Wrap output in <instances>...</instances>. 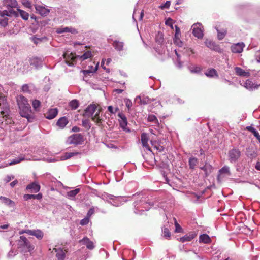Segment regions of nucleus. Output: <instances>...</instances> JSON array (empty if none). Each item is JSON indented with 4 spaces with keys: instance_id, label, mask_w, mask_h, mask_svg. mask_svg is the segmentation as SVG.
Masks as SVG:
<instances>
[{
    "instance_id": "obj_1",
    "label": "nucleus",
    "mask_w": 260,
    "mask_h": 260,
    "mask_svg": "<svg viewBox=\"0 0 260 260\" xmlns=\"http://www.w3.org/2000/svg\"><path fill=\"white\" fill-rule=\"evenodd\" d=\"M134 197H136V195H134ZM137 196H139L140 200L136 201L134 203L135 206L134 212L136 214H141L140 212L144 211L145 210H148L150 209V206L153 205L151 202H148V199L147 197L142 196V194H138Z\"/></svg>"
},
{
    "instance_id": "obj_2",
    "label": "nucleus",
    "mask_w": 260,
    "mask_h": 260,
    "mask_svg": "<svg viewBox=\"0 0 260 260\" xmlns=\"http://www.w3.org/2000/svg\"><path fill=\"white\" fill-rule=\"evenodd\" d=\"M3 4L7 9L0 11L1 16H18V12L13 9V8H15L17 6L16 0H3Z\"/></svg>"
},
{
    "instance_id": "obj_3",
    "label": "nucleus",
    "mask_w": 260,
    "mask_h": 260,
    "mask_svg": "<svg viewBox=\"0 0 260 260\" xmlns=\"http://www.w3.org/2000/svg\"><path fill=\"white\" fill-rule=\"evenodd\" d=\"M18 248L21 252L31 253L34 249V246L29 241V240L24 236H21L18 240Z\"/></svg>"
},
{
    "instance_id": "obj_4",
    "label": "nucleus",
    "mask_w": 260,
    "mask_h": 260,
    "mask_svg": "<svg viewBox=\"0 0 260 260\" xmlns=\"http://www.w3.org/2000/svg\"><path fill=\"white\" fill-rule=\"evenodd\" d=\"M84 142V138L81 134H73L68 138L67 142L69 144L78 145Z\"/></svg>"
},
{
    "instance_id": "obj_5",
    "label": "nucleus",
    "mask_w": 260,
    "mask_h": 260,
    "mask_svg": "<svg viewBox=\"0 0 260 260\" xmlns=\"http://www.w3.org/2000/svg\"><path fill=\"white\" fill-rule=\"evenodd\" d=\"M103 199L108 202L110 203L113 206H118L119 205V199L120 198L118 197H115L113 195L105 193L102 195Z\"/></svg>"
},
{
    "instance_id": "obj_6",
    "label": "nucleus",
    "mask_w": 260,
    "mask_h": 260,
    "mask_svg": "<svg viewBox=\"0 0 260 260\" xmlns=\"http://www.w3.org/2000/svg\"><path fill=\"white\" fill-rule=\"evenodd\" d=\"M192 34L199 39H201L204 36L203 30L200 23L194 24L192 26Z\"/></svg>"
},
{
    "instance_id": "obj_7",
    "label": "nucleus",
    "mask_w": 260,
    "mask_h": 260,
    "mask_svg": "<svg viewBox=\"0 0 260 260\" xmlns=\"http://www.w3.org/2000/svg\"><path fill=\"white\" fill-rule=\"evenodd\" d=\"M240 156V151L238 149H233L229 152V157L231 162H236Z\"/></svg>"
},
{
    "instance_id": "obj_8",
    "label": "nucleus",
    "mask_w": 260,
    "mask_h": 260,
    "mask_svg": "<svg viewBox=\"0 0 260 260\" xmlns=\"http://www.w3.org/2000/svg\"><path fill=\"white\" fill-rule=\"evenodd\" d=\"M20 114L22 117L26 118L28 120L30 118L31 109L30 105L23 107V108H19Z\"/></svg>"
},
{
    "instance_id": "obj_9",
    "label": "nucleus",
    "mask_w": 260,
    "mask_h": 260,
    "mask_svg": "<svg viewBox=\"0 0 260 260\" xmlns=\"http://www.w3.org/2000/svg\"><path fill=\"white\" fill-rule=\"evenodd\" d=\"M205 44L208 48L212 50H214L218 52H222V50L219 46L211 40H206L205 42Z\"/></svg>"
},
{
    "instance_id": "obj_10",
    "label": "nucleus",
    "mask_w": 260,
    "mask_h": 260,
    "mask_svg": "<svg viewBox=\"0 0 260 260\" xmlns=\"http://www.w3.org/2000/svg\"><path fill=\"white\" fill-rule=\"evenodd\" d=\"M36 13L39 14L42 16H47L50 12V10L46 8L45 6L41 5H36L35 6Z\"/></svg>"
},
{
    "instance_id": "obj_11",
    "label": "nucleus",
    "mask_w": 260,
    "mask_h": 260,
    "mask_svg": "<svg viewBox=\"0 0 260 260\" xmlns=\"http://www.w3.org/2000/svg\"><path fill=\"white\" fill-rule=\"evenodd\" d=\"M97 109V106L94 104L89 105L85 110L84 116L91 117Z\"/></svg>"
},
{
    "instance_id": "obj_12",
    "label": "nucleus",
    "mask_w": 260,
    "mask_h": 260,
    "mask_svg": "<svg viewBox=\"0 0 260 260\" xmlns=\"http://www.w3.org/2000/svg\"><path fill=\"white\" fill-rule=\"evenodd\" d=\"M244 46L245 45L243 42L235 44L231 46V51L235 53H241L243 51Z\"/></svg>"
},
{
    "instance_id": "obj_13",
    "label": "nucleus",
    "mask_w": 260,
    "mask_h": 260,
    "mask_svg": "<svg viewBox=\"0 0 260 260\" xmlns=\"http://www.w3.org/2000/svg\"><path fill=\"white\" fill-rule=\"evenodd\" d=\"M118 116L120 118L119 124L120 127L124 130L126 131V126L127 125V119L125 115L122 113H119Z\"/></svg>"
},
{
    "instance_id": "obj_14",
    "label": "nucleus",
    "mask_w": 260,
    "mask_h": 260,
    "mask_svg": "<svg viewBox=\"0 0 260 260\" xmlns=\"http://www.w3.org/2000/svg\"><path fill=\"white\" fill-rule=\"evenodd\" d=\"M79 243L85 245L87 248L90 250H92L94 248V245L91 241L87 237H84L82 239L79 241Z\"/></svg>"
},
{
    "instance_id": "obj_15",
    "label": "nucleus",
    "mask_w": 260,
    "mask_h": 260,
    "mask_svg": "<svg viewBox=\"0 0 260 260\" xmlns=\"http://www.w3.org/2000/svg\"><path fill=\"white\" fill-rule=\"evenodd\" d=\"M141 139L143 146L145 147L147 150H150V148L148 144L149 137L148 134L145 133H142L141 136Z\"/></svg>"
},
{
    "instance_id": "obj_16",
    "label": "nucleus",
    "mask_w": 260,
    "mask_h": 260,
    "mask_svg": "<svg viewBox=\"0 0 260 260\" xmlns=\"http://www.w3.org/2000/svg\"><path fill=\"white\" fill-rule=\"evenodd\" d=\"M101 111V108H100L98 112L91 116V119L93 121L96 123V124L98 126H100L102 123V119L100 116V112Z\"/></svg>"
},
{
    "instance_id": "obj_17",
    "label": "nucleus",
    "mask_w": 260,
    "mask_h": 260,
    "mask_svg": "<svg viewBox=\"0 0 260 260\" xmlns=\"http://www.w3.org/2000/svg\"><path fill=\"white\" fill-rule=\"evenodd\" d=\"M56 31L58 34L70 32L73 34H76L78 33V31L76 29L68 27L58 28L57 29Z\"/></svg>"
},
{
    "instance_id": "obj_18",
    "label": "nucleus",
    "mask_w": 260,
    "mask_h": 260,
    "mask_svg": "<svg viewBox=\"0 0 260 260\" xmlns=\"http://www.w3.org/2000/svg\"><path fill=\"white\" fill-rule=\"evenodd\" d=\"M17 102L19 108H23V107L30 105L28 103L27 99L23 95L19 96L17 98Z\"/></svg>"
},
{
    "instance_id": "obj_19",
    "label": "nucleus",
    "mask_w": 260,
    "mask_h": 260,
    "mask_svg": "<svg viewBox=\"0 0 260 260\" xmlns=\"http://www.w3.org/2000/svg\"><path fill=\"white\" fill-rule=\"evenodd\" d=\"M26 189L30 190L31 192L37 193L40 189V186L36 182H32L26 186Z\"/></svg>"
},
{
    "instance_id": "obj_20",
    "label": "nucleus",
    "mask_w": 260,
    "mask_h": 260,
    "mask_svg": "<svg viewBox=\"0 0 260 260\" xmlns=\"http://www.w3.org/2000/svg\"><path fill=\"white\" fill-rule=\"evenodd\" d=\"M58 110L57 108L49 109L45 114L46 118L48 119H52L57 115Z\"/></svg>"
},
{
    "instance_id": "obj_21",
    "label": "nucleus",
    "mask_w": 260,
    "mask_h": 260,
    "mask_svg": "<svg viewBox=\"0 0 260 260\" xmlns=\"http://www.w3.org/2000/svg\"><path fill=\"white\" fill-rule=\"evenodd\" d=\"M53 251L56 252V257L58 260H64L66 253L61 248H54Z\"/></svg>"
},
{
    "instance_id": "obj_22",
    "label": "nucleus",
    "mask_w": 260,
    "mask_h": 260,
    "mask_svg": "<svg viewBox=\"0 0 260 260\" xmlns=\"http://www.w3.org/2000/svg\"><path fill=\"white\" fill-rule=\"evenodd\" d=\"M147 120L149 122H153L154 124L153 125L157 131L159 130V123L156 117L154 115H149L148 116Z\"/></svg>"
},
{
    "instance_id": "obj_23",
    "label": "nucleus",
    "mask_w": 260,
    "mask_h": 260,
    "mask_svg": "<svg viewBox=\"0 0 260 260\" xmlns=\"http://www.w3.org/2000/svg\"><path fill=\"white\" fill-rule=\"evenodd\" d=\"M138 99H139L140 101V104L143 105H146L150 103L152 101H153V99H151L148 96L141 95L137 96L135 100L137 101Z\"/></svg>"
},
{
    "instance_id": "obj_24",
    "label": "nucleus",
    "mask_w": 260,
    "mask_h": 260,
    "mask_svg": "<svg viewBox=\"0 0 260 260\" xmlns=\"http://www.w3.org/2000/svg\"><path fill=\"white\" fill-rule=\"evenodd\" d=\"M235 73L237 75L243 77H249L250 76V73L249 72H246L242 68L236 67L234 69Z\"/></svg>"
},
{
    "instance_id": "obj_25",
    "label": "nucleus",
    "mask_w": 260,
    "mask_h": 260,
    "mask_svg": "<svg viewBox=\"0 0 260 260\" xmlns=\"http://www.w3.org/2000/svg\"><path fill=\"white\" fill-rule=\"evenodd\" d=\"M43 59L42 58L35 57L31 59V64L38 68L42 66Z\"/></svg>"
},
{
    "instance_id": "obj_26",
    "label": "nucleus",
    "mask_w": 260,
    "mask_h": 260,
    "mask_svg": "<svg viewBox=\"0 0 260 260\" xmlns=\"http://www.w3.org/2000/svg\"><path fill=\"white\" fill-rule=\"evenodd\" d=\"M199 242L205 244H209L211 242V239L207 234H203L199 236Z\"/></svg>"
},
{
    "instance_id": "obj_27",
    "label": "nucleus",
    "mask_w": 260,
    "mask_h": 260,
    "mask_svg": "<svg viewBox=\"0 0 260 260\" xmlns=\"http://www.w3.org/2000/svg\"><path fill=\"white\" fill-rule=\"evenodd\" d=\"M196 234L194 233H189V234H187L184 236L180 238L179 241L182 242H189L191 241L196 236Z\"/></svg>"
},
{
    "instance_id": "obj_28",
    "label": "nucleus",
    "mask_w": 260,
    "mask_h": 260,
    "mask_svg": "<svg viewBox=\"0 0 260 260\" xmlns=\"http://www.w3.org/2000/svg\"><path fill=\"white\" fill-rule=\"evenodd\" d=\"M227 174L229 175H231L230 168L227 166H224L221 169L219 170V174L217 177V180L219 181H221V174Z\"/></svg>"
},
{
    "instance_id": "obj_29",
    "label": "nucleus",
    "mask_w": 260,
    "mask_h": 260,
    "mask_svg": "<svg viewBox=\"0 0 260 260\" xmlns=\"http://www.w3.org/2000/svg\"><path fill=\"white\" fill-rule=\"evenodd\" d=\"M199 162V160L198 158L194 157H190L189 158L188 160V165L189 166V168L191 170H194L197 166V164Z\"/></svg>"
},
{
    "instance_id": "obj_30",
    "label": "nucleus",
    "mask_w": 260,
    "mask_h": 260,
    "mask_svg": "<svg viewBox=\"0 0 260 260\" xmlns=\"http://www.w3.org/2000/svg\"><path fill=\"white\" fill-rule=\"evenodd\" d=\"M243 86L247 89L253 90L257 88L259 85H254L253 82L250 80H247L244 83Z\"/></svg>"
},
{
    "instance_id": "obj_31",
    "label": "nucleus",
    "mask_w": 260,
    "mask_h": 260,
    "mask_svg": "<svg viewBox=\"0 0 260 260\" xmlns=\"http://www.w3.org/2000/svg\"><path fill=\"white\" fill-rule=\"evenodd\" d=\"M68 120L66 117H62L58 119L57 122V125L61 128H64L68 123Z\"/></svg>"
},
{
    "instance_id": "obj_32",
    "label": "nucleus",
    "mask_w": 260,
    "mask_h": 260,
    "mask_svg": "<svg viewBox=\"0 0 260 260\" xmlns=\"http://www.w3.org/2000/svg\"><path fill=\"white\" fill-rule=\"evenodd\" d=\"M154 49L159 55L166 54V48L163 45H157L154 47Z\"/></svg>"
},
{
    "instance_id": "obj_33",
    "label": "nucleus",
    "mask_w": 260,
    "mask_h": 260,
    "mask_svg": "<svg viewBox=\"0 0 260 260\" xmlns=\"http://www.w3.org/2000/svg\"><path fill=\"white\" fill-rule=\"evenodd\" d=\"M0 201L1 203L7 206H12L14 204L12 200L5 197L0 196Z\"/></svg>"
},
{
    "instance_id": "obj_34",
    "label": "nucleus",
    "mask_w": 260,
    "mask_h": 260,
    "mask_svg": "<svg viewBox=\"0 0 260 260\" xmlns=\"http://www.w3.org/2000/svg\"><path fill=\"white\" fill-rule=\"evenodd\" d=\"M200 169L205 172L206 176H207L212 171V166L207 164H206L203 167H200Z\"/></svg>"
},
{
    "instance_id": "obj_35",
    "label": "nucleus",
    "mask_w": 260,
    "mask_h": 260,
    "mask_svg": "<svg viewBox=\"0 0 260 260\" xmlns=\"http://www.w3.org/2000/svg\"><path fill=\"white\" fill-rule=\"evenodd\" d=\"M17 11L16 12H18V16L20 15L21 17L25 20H27L28 19L29 15L27 12L22 10H21L19 8H17Z\"/></svg>"
},
{
    "instance_id": "obj_36",
    "label": "nucleus",
    "mask_w": 260,
    "mask_h": 260,
    "mask_svg": "<svg viewBox=\"0 0 260 260\" xmlns=\"http://www.w3.org/2000/svg\"><path fill=\"white\" fill-rule=\"evenodd\" d=\"M124 43L123 42L114 41L113 43V46L115 49L118 51H122L123 50Z\"/></svg>"
},
{
    "instance_id": "obj_37",
    "label": "nucleus",
    "mask_w": 260,
    "mask_h": 260,
    "mask_svg": "<svg viewBox=\"0 0 260 260\" xmlns=\"http://www.w3.org/2000/svg\"><path fill=\"white\" fill-rule=\"evenodd\" d=\"M205 75L207 77H211V78L214 77H218V73H217L216 70L214 69H211L208 70L205 73Z\"/></svg>"
},
{
    "instance_id": "obj_38",
    "label": "nucleus",
    "mask_w": 260,
    "mask_h": 260,
    "mask_svg": "<svg viewBox=\"0 0 260 260\" xmlns=\"http://www.w3.org/2000/svg\"><path fill=\"white\" fill-rule=\"evenodd\" d=\"M78 154V153L77 152H66L63 156H61V159L63 160H67L74 156L77 155Z\"/></svg>"
},
{
    "instance_id": "obj_39",
    "label": "nucleus",
    "mask_w": 260,
    "mask_h": 260,
    "mask_svg": "<svg viewBox=\"0 0 260 260\" xmlns=\"http://www.w3.org/2000/svg\"><path fill=\"white\" fill-rule=\"evenodd\" d=\"M24 160H25L24 157L22 155H21L19 156L18 158H16L12 160L11 162L9 163V165L12 166L15 164H17Z\"/></svg>"
},
{
    "instance_id": "obj_40",
    "label": "nucleus",
    "mask_w": 260,
    "mask_h": 260,
    "mask_svg": "<svg viewBox=\"0 0 260 260\" xmlns=\"http://www.w3.org/2000/svg\"><path fill=\"white\" fill-rule=\"evenodd\" d=\"M43 235V233L40 230H34L32 236H35L37 239H41Z\"/></svg>"
},
{
    "instance_id": "obj_41",
    "label": "nucleus",
    "mask_w": 260,
    "mask_h": 260,
    "mask_svg": "<svg viewBox=\"0 0 260 260\" xmlns=\"http://www.w3.org/2000/svg\"><path fill=\"white\" fill-rule=\"evenodd\" d=\"M80 191L79 188H77L74 190H71L67 193L69 197L74 198Z\"/></svg>"
},
{
    "instance_id": "obj_42",
    "label": "nucleus",
    "mask_w": 260,
    "mask_h": 260,
    "mask_svg": "<svg viewBox=\"0 0 260 260\" xmlns=\"http://www.w3.org/2000/svg\"><path fill=\"white\" fill-rule=\"evenodd\" d=\"M217 31L218 32V38L219 40H222L226 34V30L223 29L222 30H219L217 28Z\"/></svg>"
},
{
    "instance_id": "obj_43",
    "label": "nucleus",
    "mask_w": 260,
    "mask_h": 260,
    "mask_svg": "<svg viewBox=\"0 0 260 260\" xmlns=\"http://www.w3.org/2000/svg\"><path fill=\"white\" fill-rule=\"evenodd\" d=\"M72 109H76L79 107V102L77 100H73L69 103Z\"/></svg>"
},
{
    "instance_id": "obj_44",
    "label": "nucleus",
    "mask_w": 260,
    "mask_h": 260,
    "mask_svg": "<svg viewBox=\"0 0 260 260\" xmlns=\"http://www.w3.org/2000/svg\"><path fill=\"white\" fill-rule=\"evenodd\" d=\"M82 125L84 126L85 128L89 129L91 127L90 123L89 122V120L88 119H84L82 121Z\"/></svg>"
},
{
    "instance_id": "obj_45",
    "label": "nucleus",
    "mask_w": 260,
    "mask_h": 260,
    "mask_svg": "<svg viewBox=\"0 0 260 260\" xmlns=\"http://www.w3.org/2000/svg\"><path fill=\"white\" fill-rule=\"evenodd\" d=\"M174 43L178 46H181L182 42L180 39V36H174L173 39Z\"/></svg>"
},
{
    "instance_id": "obj_46",
    "label": "nucleus",
    "mask_w": 260,
    "mask_h": 260,
    "mask_svg": "<svg viewBox=\"0 0 260 260\" xmlns=\"http://www.w3.org/2000/svg\"><path fill=\"white\" fill-rule=\"evenodd\" d=\"M91 56V52L90 51H87L80 56V58L82 60H85L86 59L90 58Z\"/></svg>"
},
{
    "instance_id": "obj_47",
    "label": "nucleus",
    "mask_w": 260,
    "mask_h": 260,
    "mask_svg": "<svg viewBox=\"0 0 260 260\" xmlns=\"http://www.w3.org/2000/svg\"><path fill=\"white\" fill-rule=\"evenodd\" d=\"M162 233H163V236L167 238V239H168L170 238V232H169V230H168V228H164L163 229H162Z\"/></svg>"
},
{
    "instance_id": "obj_48",
    "label": "nucleus",
    "mask_w": 260,
    "mask_h": 260,
    "mask_svg": "<svg viewBox=\"0 0 260 260\" xmlns=\"http://www.w3.org/2000/svg\"><path fill=\"white\" fill-rule=\"evenodd\" d=\"M32 105L34 110L38 111V108L40 106V102L39 100H35L33 101Z\"/></svg>"
},
{
    "instance_id": "obj_49",
    "label": "nucleus",
    "mask_w": 260,
    "mask_h": 260,
    "mask_svg": "<svg viewBox=\"0 0 260 260\" xmlns=\"http://www.w3.org/2000/svg\"><path fill=\"white\" fill-rule=\"evenodd\" d=\"M22 3L26 8L31 9L32 7L31 3L29 0H22Z\"/></svg>"
},
{
    "instance_id": "obj_50",
    "label": "nucleus",
    "mask_w": 260,
    "mask_h": 260,
    "mask_svg": "<svg viewBox=\"0 0 260 260\" xmlns=\"http://www.w3.org/2000/svg\"><path fill=\"white\" fill-rule=\"evenodd\" d=\"M119 110L118 108H114L112 106L108 107V110L111 114H115Z\"/></svg>"
},
{
    "instance_id": "obj_51",
    "label": "nucleus",
    "mask_w": 260,
    "mask_h": 260,
    "mask_svg": "<svg viewBox=\"0 0 260 260\" xmlns=\"http://www.w3.org/2000/svg\"><path fill=\"white\" fill-rule=\"evenodd\" d=\"M124 103L128 110H129L131 107L132 106V101L129 99L126 98L124 99Z\"/></svg>"
},
{
    "instance_id": "obj_52",
    "label": "nucleus",
    "mask_w": 260,
    "mask_h": 260,
    "mask_svg": "<svg viewBox=\"0 0 260 260\" xmlns=\"http://www.w3.org/2000/svg\"><path fill=\"white\" fill-rule=\"evenodd\" d=\"M164 40V38L162 37V34H158V36L156 38V41L158 43V45H162L161 43H162Z\"/></svg>"
},
{
    "instance_id": "obj_53",
    "label": "nucleus",
    "mask_w": 260,
    "mask_h": 260,
    "mask_svg": "<svg viewBox=\"0 0 260 260\" xmlns=\"http://www.w3.org/2000/svg\"><path fill=\"white\" fill-rule=\"evenodd\" d=\"M22 90L24 92L30 93L29 87L28 84H24L22 86Z\"/></svg>"
},
{
    "instance_id": "obj_54",
    "label": "nucleus",
    "mask_w": 260,
    "mask_h": 260,
    "mask_svg": "<svg viewBox=\"0 0 260 260\" xmlns=\"http://www.w3.org/2000/svg\"><path fill=\"white\" fill-rule=\"evenodd\" d=\"M191 73H198L201 72V69L199 67H194L190 69Z\"/></svg>"
},
{
    "instance_id": "obj_55",
    "label": "nucleus",
    "mask_w": 260,
    "mask_h": 260,
    "mask_svg": "<svg viewBox=\"0 0 260 260\" xmlns=\"http://www.w3.org/2000/svg\"><path fill=\"white\" fill-rule=\"evenodd\" d=\"M17 253V252L16 250H15L14 249H11L8 254V256L9 257H12L15 255H16Z\"/></svg>"
},
{
    "instance_id": "obj_56",
    "label": "nucleus",
    "mask_w": 260,
    "mask_h": 260,
    "mask_svg": "<svg viewBox=\"0 0 260 260\" xmlns=\"http://www.w3.org/2000/svg\"><path fill=\"white\" fill-rule=\"evenodd\" d=\"M175 232H176V233L181 232L182 231V228L179 225V224L176 222V221H175Z\"/></svg>"
},
{
    "instance_id": "obj_57",
    "label": "nucleus",
    "mask_w": 260,
    "mask_h": 260,
    "mask_svg": "<svg viewBox=\"0 0 260 260\" xmlns=\"http://www.w3.org/2000/svg\"><path fill=\"white\" fill-rule=\"evenodd\" d=\"M89 219L88 217H86L83 219H82L80 221V224L82 225H85L89 223Z\"/></svg>"
},
{
    "instance_id": "obj_58",
    "label": "nucleus",
    "mask_w": 260,
    "mask_h": 260,
    "mask_svg": "<svg viewBox=\"0 0 260 260\" xmlns=\"http://www.w3.org/2000/svg\"><path fill=\"white\" fill-rule=\"evenodd\" d=\"M175 54H176L177 56V66L178 68H181L182 67V64H181V62L180 60V58H179V56L178 55V54L177 53V52L176 51V50H175Z\"/></svg>"
},
{
    "instance_id": "obj_59",
    "label": "nucleus",
    "mask_w": 260,
    "mask_h": 260,
    "mask_svg": "<svg viewBox=\"0 0 260 260\" xmlns=\"http://www.w3.org/2000/svg\"><path fill=\"white\" fill-rule=\"evenodd\" d=\"M170 4H171V2L170 1H167L165 4H164V5H161L160 6V8L162 9H165V8H169V7H170Z\"/></svg>"
},
{
    "instance_id": "obj_60",
    "label": "nucleus",
    "mask_w": 260,
    "mask_h": 260,
    "mask_svg": "<svg viewBox=\"0 0 260 260\" xmlns=\"http://www.w3.org/2000/svg\"><path fill=\"white\" fill-rule=\"evenodd\" d=\"M23 198L26 201L34 199L33 194H25L24 195Z\"/></svg>"
},
{
    "instance_id": "obj_61",
    "label": "nucleus",
    "mask_w": 260,
    "mask_h": 260,
    "mask_svg": "<svg viewBox=\"0 0 260 260\" xmlns=\"http://www.w3.org/2000/svg\"><path fill=\"white\" fill-rule=\"evenodd\" d=\"M14 178V176L13 175L7 176L5 179H4L5 181L7 183L10 182L12 179Z\"/></svg>"
},
{
    "instance_id": "obj_62",
    "label": "nucleus",
    "mask_w": 260,
    "mask_h": 260,
    "mask_svg": "<svg viewBox=\"0 0 260 260\" xmlns=\"http://www.w3.org/2000/svg\"><path fill=\"white\" fill-rule=\"evenodd\" d=\"M174 36H180V30L178 27L176 26L175 28V34Z\"/></svg>"
},
{
    "instance_id": "obj_63",
    "label": "nucleus",
    "mask_w": 260,
    "mask_h": 260,
    "mask_svg": "<svg viewBox=\"0 0 260 260\" xmlns=\"http://www.w3.org/2000/svg\"><path fill=\"white\" fill-rule=\"evenodd\" d=\"M33 197H34V199L40 200L42 198V195L41 193H38L37 194H33Z\"/></svg>"
},
{
    "instance_id": "obj_64",
    "label": "nucleus",
    "mask_w": 260,
    "mask_h": 260,
    "mask_svg": "<svg viewBox=\"0 0 260 260\" xmlns=\"http://www.w3.org/2000/svg\"><path fill=\"white\" fill-rule=\"evenodd\" d=\"M94 210L93 208L90 209L88 212L87 216H88V217L91 216L94 213Z\"/></svg>"
}]
</instances>
